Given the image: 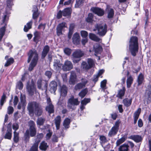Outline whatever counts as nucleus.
<instances>
[{
    "instance_id": "f257e3e1",
    "label": "nucleus",
    "mask_w": 151,
    "mask_h": 151,
    "mask_svg": "<svg viewBox=\"0 0 151 151\" xmlns=\"http://www.w3.org/2000/svg\"><path fill=\"white\" fill-rule=\"evenodd\" d=\"M27 109L30 114H35L39 116H41L43 112L42 108L40 104L35 101L28 103Z\"/></svg>"
},
{
    "instance_id": "f03ea898",
    "label": "nucleus",
    "mask_w": 151,
    "mask_h": 151,
    "mask_svg": "<svg viewBox=\"0 0 151 151\" xmlns=\"http://www.w3.org/2000/svg\"><path fill=\"white\" fill-rule=\"evenodd\" d=\"M138 39L137 37L132 36L129 41V49L132 55L134 56L136 55L138 51Z\"/></svg>"
},
{
    "instance_id": "7ed1b4c3",
    "label": "nucleus",
    "mask_w": 151,
    "mask_h": 151,
    "mask_svg": "<svg viewBox=\"0 0 151 151\" xmlns=\"http://www.w3.org/2000/svg\"><path fill=\"white\" fill-rule=\"evenodd\" d=\"M95 28L93 31L97 30V34L100 36H103L105 35L107 32V26L105 24H96L95 25Z\"/></svg>"
},
{
    "instance_id": "20e7f679",
    "label": "nucleus",
    "mask_w": 151,
    "mask_h": 151,
    "mask_svg": "<svg viewBox=\"0 0 151 151\" xmlns=\"http://www.w3.org/2000/svg\"><path fill=\"white\" fill-rule=\"evenodd\" d=\"M84 55V52L80 50H77L73 52L72 55V60L74 63H78L80 58Z\"/></svg>"
},
{
    "instance_id": "39448f33",
    "label": "nucleus",
    "mask_w": 151,
    "mask_h": 151,
    "mask_svg": "<svg viewBox=\"0 0 151 151\" xmlns=\"http://www.w3.org/2000/svg\"><path fill=\"white\" fill-rule=\"evenodd\" d=\"M80 102L77 99H74L72 97L69 99L67 102V107L69 109L74 110L75 109V106L79 104Z\"/></svg>"
},
{
    "instance_id": "423d86ee",
    "label": "nucleus",
    "mask_w": 151,
    "mask_h": 151,
    "mask_svg": "<svg viewBox=\"0 0 151 151\" xmlns=\"http://www.w3.org/2000/svg\"><path fill=\"white\" fill-rule=\"evenodd\" d=\"M28 58L27 60L28 63H29L30 60H32V62L37 63L38 60V54L37 52L35 50H30L28 54Z\"/></svg>"
},
{
    "instance_id": "0eeeda50",
    "label": "nucleus",
    "mask_w": 151,
    "mask_h": 151,
    "mask_svg": "<svg viewBox=\"0 0 151 151\" xmlns=\"http://www.w3.org/2000/svg\"><path fill=\"white\" fill-rule=\"evenodd\" d=\"M120 123V122L119 120L115 122L114 125L111 128L109 132L108 135L109 137H111L116 134L119 129Z\"/></svg>"
},
{
    "instance_id": "6e6552de",
    "label": "nucleus",
    "mask_w": 151,
    "mask_h": 151,
    "mask_svg": "<svg viewBox=\"0 0 151 151\" xmlns=\"http://www.w3.org/2000/svg\"><path fill=\"white\" fill-rule=\"evenodd\" d=\"M8 17L6 14L4 15L2 19V22L4 26L0 29V41L1 40L6 30V23L8 20Z\"/></svg>"
},
{
    "instance_id": "1a4fd4ad",
    "label": "nucleus",
    "mask_w": 151,
    "mask_h": 151,
    "mask_svg": "<svg viewBox=\"0 0 151 151\" xmlns=\"http://www.w3.org/2000/svg\"><path fill=\"white\" fill-rule=\"evenodd\" d=\"M37 85L39 89L42 91H47L48 85L47 81L40 78L37 80Z\"/></svg>"
},
{
    "instance_id": "9d476101",
    "label": "nucleus",
    "mask_w": 151,
    "mask_h": 151,
    "mask_svg": "<svg viewBox=\"0 0 151 151\" xmlns=\"http://www.w3.org/2000/svg\"><path fill=\"white\" fill-rule=\"evenodd\" d=\"M27 89L29 95H33L34 92L35 91L36 88L33 80L31 81L30 83H29V82L27 83Z\"/></svg>"
},
{
    "instance_id": "9b49d317",
    "label": "nucleus",
    "mask_w": 151,
    "mask_h": 151,
    "mask_svg": "<svg viewBox=\"0 0 151 151\" xmlns=\"http://www.w3.org/2000/svg\"><path fill=\"white\" fill-rule=\"evenodd\" d=\"M47 105L46 107V110L50 114L53 113L54 112V106L50 98L47 99Z\"/></svg>"
},
{
    "instance_id": "f8f14e48",
    "label": "nucleus",
    "mask_w": 151,
    "mask_h": 151,
    "mask_svg": "<svg viewBox=\"0 0 151 151\" xmlns=\"http://www.w3.org/2000/svg\"><path fill=\"white\" fill-rule=\"evenodd\" d=\"M25 96L24 95L21 94L20 96V101L17 106V108L20 109L21 108H24L26 105Z\"/></svg>"
},
{
    "instance_id": "ddd939ff",
    "label": "nucleus",
    "mask_w": 151,
    "mask_h": 151,
    "mask_svg": "<svg viewBox=\"0 0 151 151\" xmlns=\"http://www.w3.org/2000/svg\"><path fill=\"white\" fill-rule=\"evenodd\" d=\"M66 23L65 22H62L59 24L56 27V33L57 35L59 36L62 35V31L63 29L66 27Z\"/></svg>"
},
{
    "instance_id": "4468645a",
    "label": "nucleus",
    "mask_w": 151,
    "mask_h": 151,
    "mask_svg": "<svg viewBox=\"0 0 151 151\" xmlns=\"http://www.w3.org/2000/svg\"><path fill=\"white\" fill-rule=\"evenodd\" d=\"M57 84L54 81L50 82L49 84V91L51 93H55L57 89Z\"/></svg>"
},
{
    "instance_id": "2eb2a0df",
    "label": "nucleus",
    "mask_w": 151,
    "mask_h": 151,
    "mask_svg": "<svg viewBox=\"0 0 151 151\" xmlns=\"http://www.w3.org/2000/svg\"><path fill=\"white\" fill-rule=\"evenodd\" d=\"M91 11L99 16H103L104 14V11L102 9L97 7H93L91 9Z\"/></svg>"
},
{
    "instance_id": "dca6fc26",
    "label": "nucleus",
    "mask_w": 151,
    "mask_h": 151,
    "mask_svg": "<svg viewBox=\"0 0 151 151\" xmlns=\"http://www.w3.org/2000/svg\"><path fill=\"white\" fill-rule=\"evenodd\" d=\"M73 65L71 62L69 61L66 60L63 66V69L64 70H69L73 68Z\"/></svg>"
},
{
    "instance_id": "f3484780",
    "label": "nucleus",
    "mask_w": 151,
    "mask_h": 151,
    "mask_svg": "<svg viewBox=\"0 0 151 151\" xmlns=\"http://www.w3.org/2000/svg\"><path fill=\"white\" fill-rule=\"evenodd\" d=\"M70 73L69 83L70 84L74 85L76 81V74L73 71L70 72Z\"/></svg>"
},
{
    "instance_id": "a211bd4d",
    "label": "nucleus",
    "mask_w": 151,
    "mask_h": 151,
    "mask_svg": "<svg viewBox=\"0 0 151 151\" xmlns=\"http://www.w3.org/2000/svg\"><path fill=\"white\" fill-rule=\"evenodd\" d=\"M129 138L133 140L137 143L141 142L142 140L141 136L138 135H131L129 137Z\"/></svg>"
},
{
    "instance_id": "6ab92c4d",
    "label": "nucleus",
    "mask_w": 151,
    "mask_h": 151,
    "mask_svg": "<svg viewBox=\"0 0 151 151\" xmlns=\"http://www.w3.org/2000/svg\"><path fill=\"white\" fill-rule=\"evenodd\" d=\"M73 42L75 44L78 45L80 43V37L79 35L77 33H76L74 34L73 36Z\"/></svg>"
},
{
    "instance_id": "aec40b11",
    "label": "nucleus",
    "mask_w": 151,
    "mask_h": 151,
    "mask_svg": "<svg viewBox=\"0 0 151 151\" xmlns=\"http://www.w3.org/2000/svg\"><path fill=\"white\" fill-rule=\"evenodd\" d=\"M54 68L56 70H59L62 66V64L59 60H55L53 62Z\"/></svg>"
},
{
    "instance_id": "412c9836",
    "label": "nucleus",
    "mask_w": 151,
    "mask_h": 151,
    "mask_svg": "<svg viewBox=\"0 0 151 151\" xmlns=\"http://www.w3.org/2000/svg\"><path fill=\"white\" fill-rule=\"evenodd\" d=\"M60 92L61 96L63 97L67 95V87L64 85H63L60 88Z\"/></svg>"
},
{
    "instance_id": "4be33fe9",
    "label": "nucleus",
    "mask_w": 151,
    "mask_h": 151,
    "mask_svg": "<svg viewBox=\"0 0 151 151\" xmlns=\"http://www.w3.org/2000/svg\"><path fill=\"white\" fill-rule=\"evenodd\" d=\"M40 140H36L30 148L29 151H38V145Z\"/></svg>"
},
{
    "instance_id": "5701e85b",
    "label": "nucleus",
    "mask_w": 151,
    "mask_h": 151,
    "mask_svg": "<svg viewBox=\"0 0 151 151\" xmlns=\"http://www.w3.org/2000/svg\"><path fill=\"white\" fill-rule=\"evenodd\" d=\"M50 50V47L47 45H46L44 47L42 52V58H45Z\"/></svg>"
},
{
    "instance_id": "b1692460",
    "label": "nucleus",
    "mask_w": 151,
    "mask_h": 151,
    "mask_svg": "<svg viewBox=\"0 0 151 151\" xmlns=\"http://www.w3.org/2000/svg\"><path fill=\"white\" fill-rule=\"evenodd\" d=\"M89 38L97 42H101V39L99 38L97 36L94 34L90 33L89 34Z\"/></svg>"
},
{
    "instance_id": "393cba45",
    "label": "nucleus",
    "mask_w": 151,
    "mask_h": 151,
    "mask_svg": "<svg viewBox=\"0 0 151 151\" xmlns=\"http://www.w3.org/2000/svg\"><path fill=\"white\" fill-rule=\"evenodd\" d=\"M54 122L56 125V129H59L60 128V124L61 122V117L59 116H56L54 120Z\"/></svg>"
},
{
    "instance_id": "a878e982",
    "label": "nucleus",
    "mask_w": 151,
    "mask_h": 151,
    "mask_svg": "<svg viewBox=\"0 0 151 151\" xmlns=\"http://www.w3.org/2000/svg\"><path fill=\"white\" fill-rule=\"evenodd\" d=\"M12 135V129L10 126H8L7 132L4 138L10 139L11 138Z\"/></svg>"
},
{
    "instance_id": "bb28decb",
    "label": "nucleus",
    "mask_w": 151,
    "mask_h": 151,
    "mask_svg": "<svg viewBox=\"0 0 151 151\" xmlns=\"http://www.w3.org/2000/svg\"><path fill=\"white\" fill-rule=\"evenodd\" d=\"M132 101V99L126 98L123 100L122 103L125 106L128 107L131 104Z\"/></svg>"
},
{
    "instance_id": "cd10ccee",
    "label": "nucleus",
    "mask_w": 151,
    "mask_h": 151,
    "mask_svg": "<svg viewBox=\"0 0 151 151\" xmlns=\"http://www.w3.org/2000/svg\"><path fill=\"white\" fill-rule=\"evenodd\" d=\"M48 147V145L45 141H42L40 144L39 148L40 150L43 151H45Z\"/></svg>"
},
{
    "instance_id": "c85d7f7f",
    "label": "nucleus",
    "mask_w": 151,
    "mask_h": 151,
    "mask_svg": "<svg viewBox=\"0 0 151 151\" xmlns=\"http://www.w3.org/2000/svg\"><path fill=\"white\" fill-rule=\"evenodd\" d=\"M129 146L127 144H124L119 148V151H128Z\"/></svg>"
},
{
    "instance_id": "c756f323",
    "label": "nucleus",
    "mask_w": 151,
    "mask_h": 151,
    "mask_svg": "<svg viewBox=\"0 0 151 151\" xmlns=\"http://www.w3.org/2000/svg\"><path fill=\"white\" fill-rule=\"evenodd\" d=\"M94 50L95 53L99 54L102 51V48L101 46L97 45L94 46Z\"/></svg>"
},
{
    "instance_id": "7c9ffc66",
    "label": "nucleus",
    "mask_w": 151,
    "mask_h": 151,
    "mask_svg": "<svg viewBox=\"0 0 151 151\" xmlns=\"http://www.w3.org/2000/svg\"><path fill=\"white\" fill-rule=\"evenodd\" d=\"M140 110L141 109H139L136 111L134 114V124L137 122V120L139 117L140 114Z\"/></svg>"
},
{
    "instance_id": "2f4dec72",
    "label": "nucleus",
    "mask_w": 151,
    "mask_h": 151,
    "mask_svg": "<svg viewBox=\"0 0 151 151\" xmlns=\"http://www.w3.org/2000/svg\"><path fill=\"white\" fill-rule=\"evenodd\" d=\"M144 79V76L141 73H140L137 78V81L138 85H140L143 82Z\"/></svg>"
},
{
    "instance_id": "473e14b6",
    "label": "nucleus",
    "mask_w": 151,
    "mask_h": 151,
    "mask_svg": "<svg viewBox=\"0 0 151 151\" xmlns=\"http://www.w3.org/2000/svg\"><path fill=\"white\" fill-rule=\"evenodd\" d=\"M133 78L131 76H130L127 78V88H129L130 87L131 84L133 83Z\"/></svg>"
},
{
    "instance_id": "72a5a7b5",
    "label": "nucleus",
    "mask_w": 151,
    "mask_h": 151,
    "mask_svg": "<svg viewBox=\"0 0 151 151\" xmlns=\"http://www.w3.org/2000/svg\"><path fill=\"white\" fill-rule=\"evenodd\" d=\"M32 21L28 22L26 25H25L24 26V31L27 32L29 29H30L32 27Z\"/></svg>"
},
{
    "instance_id": "f704fd0d",
    "label": "nucleus",
    "mask_w": 151,
    "mask_h": 151,
    "mask_svg": "<svg viewBox=\"0 0 151 151\" xmlns=\"http://www.w3.org/2000/svg\"><path fill=\"white\" fill-rule=\"evenodd\" d=\"M108 11V17L109 18H111L114 15V11L112 9L110 8L107 9Z\"/></svg>"
},
{
    "instance_id": "c9c22d12",
    "label": "nucleus",
    "mask_w": 151,
    "mask_h": 151,
    "mask_svg": "<svg viewBox=\"0 0 151 151\" xmlns=\"http://www.w3.org/2000/svg\"><path fill=\"white\" fill-rule=\"evenodd\" d=\"M125 90V87H123L122 89L120 90L119 91L117 95V96L120 98L122 99V97L124 95Z\"/></svg>"
},
{
    "instance_id": "e433bc0d",
    "label": "nucleus",
    "mask_w": 151,
    "mask_h": 151,
    "mask_svg": "<svg viewBox=\"0 0 151 151\" xmlns=\"http://www.w3.org/2000/svg\"><path fill=\"white\" fill-rule=\"evenodd\" d=\"M30 136L29 130L28 129H27L24 136V139L27 142L29 141L30 138Z\"/></svg>"
},
{
    "instance_id": "4c0bfd02",
    "label": "nucleus",
    "mask_w": 151,
    "mask_h": 151,
    "mask_svg": "<svg viewBox=\"0 0 151 151\" xmlns=\"http://www.w3.org/2000/svg\"><path fill=\"white\" fill-rule=\"evenodd\" d=\"M88 90L87 89H84L79 93L78 95L82 99L85 96Z\"/></svg>"
},
{
    "instance_id": "58836bf2",
    "label": "nucleus",
    "mask_w": 151,
    "mask_h": 151,
    "mask_svg": "<svg viewBox=\"0 0 151 151\" xmlns=\"http://www.w3.org/2000/svg\"><path fill=\"white\" fill-rule=\"evenodd\" d=\"M70 119L68 118H66L63 122V125L65 128H69V126L70 123Z\"/></svg>"
},
{
    "instance_id": "ea45409f",
    "label": "nucleus",
    "mask_w": 151,
    "mask_h": 151,
    "mask_svg": "<svg viewBox=\"0 0 151 151\" xmlns=\"http://www.w3.org/2000/svg\"><path fill=\"white\" fill-rule=\"evenodd\" d=\"M63 15L66 16L70 15L71 14L70 9L69 8H66L62 11Z\"/></svg>"
},
{
    "instance_id": "a19ab883",
    "label": "nucleus",
    "mask_w": 151,
    "mask_h": 151,
    "mask_svg": "<svg viewBox=\"0 0 151 151\" xmlns=\"http://www.w3.org/2000/svg\"><path fill=\"white\" fill-rule=\"evenodd\" d=\"M81 66L84 70H87L91 68L86 62H83L81 64Z\"/></svg>"
},
{
    "instance_id": "79ce46f5",
    "label": "nucleus",
    "mask_w": 151,
    "mask_h": 151,
    "mask_svg": "<svg viewBox=\"0 0 151 151\" xmlns=\"http://www.w3.org/2000/svg\"><path fill=\"white\" fill-rule=\"evenodd\" d=\"M13 0H7L6 10L9 11L11 10L12 6V2Z\"/></svg>"
},
{
    "instance_id": "37998d69",
    "label": "nucleus",
    "mask_w": 151,
    "mask_h": 151,
    "mask_svg": "<svg viewBox=\"0 0 151 151\" xmlns=\"http://www.w3.org/2000/svg\"><path fill=\"white\" fill-rule=\"evenodd\" d=\"M29 135L31 137H34L36 134V128L30 129H29Z\"/></svg>"
},
{
    "instance_id": "c03bdc74",
    "label": "nucleus",
    "mask_w": 151,
    "mask_h": 151,
    "mask_svg": "<svg viewBox=\"0 0 151 151\" xmlns=\"http://www.w3.org/2000/svg\"><path fill=\"white\" fill-rule=\"evenodd\" d=\"M45 121V119L44 118L42 117L39 118L37 120V124L40 126L42 125L43 124Z\"/></svg>"
},
{
    "instance_id": "a18cd8bd",
    "label": "nucleus",
    "mask_w": 151,
    "mask_h": 151,
    "mask_svg": "<svg viewBox=\"0 0 151 151\" xmlns=\"http://www.w3.org/2000/svg\"><path fill=\"white\" fill-rule=\"evenodd\" d=\"M85 87L84 85H83L82 83H79L75 86L74 89L76 90H79Z\"/></svg>"
},
{
    "instance_id": "49530a36",
    "label": "nucleus",
    "mask_w": 151,
    "mask_h": 151,
    "mask_svg": "<svg viewBox=\"0 0 151 151\" xmlns=\"http://www.w3.org/2000/svg\"><path fill=\"white\" fill-rule=\"evenodd\" d=\"M93 16L92 14L89 13L88 17L86 19V21L88 22H91L93 21Z\"/></svg>"
},
{
    "instance_id": "de8ad7c7",
    "label": "nucleus",
    "mask_w": 151,
    "mask_h": 151,
    "mask_svg": "<svg viewBox=\"0 0 151 151\" xmlns=\"http://www.w3.org/2000/svg\"><path fill=\"white\" fill-rule=\"evenodd\" d=\"M87 62L91 68L94 65V61L91 58H88L87 59Z\"/></svg>"
},
{
    "instance_id": "09e8293b",
    "label": "nucleus",
    "mask_w": 151,
    "mask_h": 151,
    "mask_svg": "<svg viewBox=\"0 0 151 151\" xmlns=\"http://www.w3.org/2000/svg\"><path fill=\"white\" fill-rule=\"evenodd\" d=\"M126 138L124 137H122L121 138L118 139L116 142L117 146H119L121 144L123 143L126 140Z\"/></svg>"
},
{
    "instance_id": "8fccbe9b",
    "label": "nucleus",
    "mask_w": 151,
    "mask_h": 151,
    "mask_svg": "<svg viewBox=\"0 0 151 151\" xmlns=\"http://www.w3.org/2000/svg\"><path fill=\"white\" fill-rule=\"evenodd\" d=\"M14 142L17 143L19 141V134L16 132V131H14Z\"/></svg>"
},
{
    "instance_id": "3c124183",
    "label": "nucleus",
    "mask_w": 151,
    "mask_h": 151,
    "mask_svg": "<svg viewBox=\"0 0 151 151\" xmlns=\"http://www.w3.org/2000/svg\"><path fill=\"white\" fill-rule=\"evenodd\" d=\"M106 80H104L101 82V87L103 90H104L106 88Z\"/></svg>"
},
{
    "instance_id": "603ef678",
    "label": "nucleus",
    "mask_w": 151,
    "mask_h": 151,
    "mask_svg": "<svg viewBox=\"0 0 151 151\" xmlns=\"http://www.w3.org/2000/svg\"><path fill=\"white\" fill-rule=\"evenodd\" d=\"M84 1V0H76L75 7L76 8L79 7L82 4Z\"/></svg>"
},
{
    "instance_id": "864d4df0",
    "label": "nucleus",
    "mask_w": 151,
    "mask_h": 151,
    "mask_svg": "<svg viewBox=\"0 0 151 151\" xmlns=\"http://www.w3.org/2000/svg\"><path fill=\"white\" fill-rule=\"evenodd\" d=\"M37 63V62H33L32 61L29 67V70L30 71L32 70L36 66Z\"/></svg>"
},
{
    "instance_id": "5fc2aeb1",
    "label": "nucleus",
    "mask_w": 151,
    "mask_h": 151,
    "mask_svg": "<svg viewBox=\"0 0 151 151\" xmlns=\"http://www.w3.org/2000/svg\"><path fill=\"white\" fill-rule=\"evenodd\" d=\"M14 60L13 58H9L7 61L6 63L5 64L4 66L6 67L9 66L13 63Z\"/></svg>"
},
{
    "instance_id": "6e6d98bb",
    "label": "nucleus",
    "mask_w": 151,
    "mask_h": 151,
    "mask_svg": "<svg viewBox=\"0 0 151 151\" xmlns=\"http://www.w3.org/2000/svg\"><path fill=\"white\" fill-rule=\"evenodd\" d=\"M28 124L30 129H34L35 128V124L33 121H30L28 122Z\"/></svg>"
},
{
    "instance_id": "4d7b16f0",
    "label": "nucleus",
    "mask_w": 151,
    "mask_h": 151,
    "mask_svg": "<svg viewBox=\"0 0 151 151\" xmlns=\"http://www.w3.org/2000/svg\"><path fill=\"white\" fill-rule=\"evenodd\" d=\"M6 96L4 93L0 100V105L1 106L3 105L4 102L6 101Z\"/></svg>"
},
{
    "instance_id": "13d9d810",
    "label": "nucleus",
    "mask_w": 151,
    "mask_h": 151,
    "mask_svg": "<svg viewBox=\"0 0 151 151\" xmlns=\"http://www.w3.org/2000/svg\"><path fill=\"white\" fill-rule=\"evenodd\" d=\"M90 99L85 98L83 100L81 101V104L86 105L87 103H89L90 101Z\"/></svg>"
},
{
    "instance_id": "bf43d9fd",
    "label": "nucleus",
    "mask_w": 151,
    "mask_h": 151,
    "mask_svg": "<svg viewBox=\"0 0 151 151\" xmlns=\"http://www.w3.org/2000/svg\"><path fill=\"white\" fill-rule=\"evenodd\" d=\"M14 111V108L12 106H9L7 108V113L9 114H12Z\"/></svg>"
},
{
    "instance_id": "052dcab7",
    "label": "nucleus",
    "mask_w": 151,
    "mask_h": 151,
    "mask_svg": "<svg viewBox=\"0 0 151 151\" xmlns=\"http://www.w3.org/2000/svg\"><path fill=\"white\" fill-rule=\"evenodd\" d=\"M81 36L84 38H87L88 36V33L86 31H81Z\"/></svg>"
},
{
    "instance_id": "680f3d73",
    "label": "nucleus",
    "mask_w": 151,
    "mask_h": 151,
    "mask_svg": "<svg viewBox=\"0 0 151 151\" xmlns=\"http://www.w3.org/2000/svg\"><path fill=\"white\" fill-rule=\"evenodd\" d=\"M23 87V85L21 82L19 81L17 82L16 85V88H17L21 90L22 89Z\"/></svg>"
},
{
    "instance_id": "e2e57ef3",
    "label": "nucleus",
    "mask_w": 151,
    "mask_h": 151,
    "mask_svg": "<svg viewBox=\"0 0 151 151\" xmlns=\"http://www.w3.org/2000/svg\"><path fill=\"white\" fill-rule=\"evenodd\" d=\"M99 139L102 143L106 142L107 141L106 137L103 135L100 136Z\"/></svg>"
},
{
    "instance_id": "0e129e2a",
    "label": "nucleus",
    "mask_w": 151,
    "mask_h": 151,
    "mask_svg": "<svg viewBox=\"0 0 151 151\" xmlns=\"http://www.w3.org/2000/svg\"><path fill=\"white\" fill-rule=\"evenodd\" d=\"M64 52L67 55H70L71 52V50L70 49L66 48H65L64 50Z\"/></svg>"
},
{
    "instance_id": "69168bd1",
    "label": "nucleus",
    "mask_w": 151,
    "mask_h": 151,
    "mask_svg": "<svg viewBox=\"0 0 151 151\" xmlns=\"http://www.w3.org/2000/svg\"><path fill=\"white\" fill-rule=\"evenodd\" d=\"M39 33L37 32L36 31L34 33V41H35L37 39L38 37L39 36Z\"/></svg>"
},
{
    "instance_id": "338daca9",
    "label": "nucleus",
    "mask_w": 151,
    "mask_h": 151,
    "mask_svg": "<svg viewBox=\"0 0 151 151\" xmlns=\"http://www.w3.org/2000/svg\"><path fill=\"white\" fill-rule=\"evenodd\" d=\"M19 127L18 124L17 123L14 124L12 126L13 129L15 131L19 129Z\"/></svg>"
},
{
    "instance_id": "774afa93",
    "label": "nucleus",
    "mask_w": 151,
    "mask_h": 151,
    "mask_svg": "<svg viewBox=\"0 0 151 151\" xmlns=\"http://www.w3.org/2000/svg\"><path fill=\"white\" fill-rule=\"evenodd\" d=\"M18 101V98L17 96H16L14 97L13 102L14 106H16L17 105Z\"/></svg>"
}]
</instances>
